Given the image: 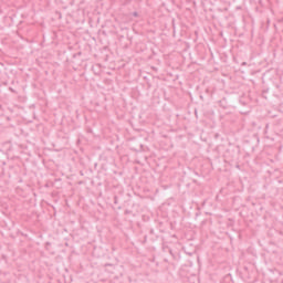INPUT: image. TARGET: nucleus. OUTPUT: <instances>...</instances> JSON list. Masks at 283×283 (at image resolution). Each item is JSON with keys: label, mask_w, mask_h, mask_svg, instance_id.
Segmentation results:
<instances>
[{"label": "nucleus", "mask_w": 283, "mask_h": 283, "mask_svg": "<svg viewBox=\"0 0 283 283\" xmlns=\"http://www.w3.org/2000/svg\"><path fill=\"white\" fill-rule=\"evenodd\" d=\"M219 105L222 107V109H228L229 103L227 102V97H223L221 101H219Z\"/></svg>", "instance_id": "1"}, {"label": "nucleus", "mask_w": 283, "mask_h": 283, "mask_svg": "<svg viewBox=\"0 0 283 283\" xmlns=\"http://www.w3.org/2000/svg\"><path fill=\"white\" fill-rule=\"evenodd\" d=\"M175 23H176V20L172 19V28H174V30H176V24Z\"/></svg>", "instance_id": "3"}, {"label": "nucleus", "mask_w": 283, "mask_h": 283, "mask_svg": "<svg viewBox=\"0 0 283 283\" xmlns=\"http://www.w3.org/2000/svg\"><path fill=\"white\" fill-rule=\"evenodd\" d=\"M125 213H129V210H126Z\"/></svg>", "instance_id": "8"}, {"label": "nucleus", "mask_w": 283, "mask_h": 283, "mask_svg": "<svg viewBox=\"0 0 283 283\" xmlns=\"http://www.w3.org/2000/svg\"><path fill=\"white\" fill-rule=\"evenodd\" d=\"M114 205H118V196L114 197Z\"/></svg>", "instance_id": "2"}, {"label": "nucleus", "mask_w": 283, "mask_h": 283, "mask_svg": "<svg viewBox=\"0 0 283 283\" xmlns=\"http://www.w3.org/2000/svg\"><path fill=\"white\" fill-rule=\"evenodd\" d=\"M169 253H170V255H174V252L171 250H169Z\"/></svg>", "instance_id": "6"}, {"label": "nucleus", "mask_w": 283, "mask_h": 283, "mask_svg": "<svg viewBox=\"0 0 283 283\" xmlns=\"http://www.w3.org/2000/svg\"><path fill=\"white\" fill-rule=\"evenodd\" d=\"M56 14H57L59 19H61V17H62L61 12H56Z\"/></svg>", "instance_id": "4"}, {"label": "nucleus", "mask_w": 283, "mask_h": 283, "mask_svg": "<svg viewBox=\"0 0 283 283\" xmlns=\"http://www.w3.org/2000/svg\"><path fill=\"white\" fill-rule=\"evenodd\" d=\"M242 65H247V62H243Z\"/></svg>", "instance_id": "7"}, {"label": "nucleus", "mask_w": 283, "mask_h": 283, "mask_svg": "<svg viewBox=\"0 0 283 283\" xmlns=\"http://www.w3.org/2000/svg\"><path fill=\"white\" fill-rule=\"evenodd\" d=\"M133 17H138V12H134V13H133Z\"/></svg>", "instance_id": "5"}]
</instances>
